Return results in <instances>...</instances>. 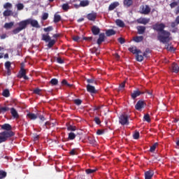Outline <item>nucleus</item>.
<instances>
[{
    "label": "nucleus",
    "instance_id": "nucleus-1",
    "mask_svg": "<svg viewBox=\"0 0 179 179\" xmlns=\"http://www.w3.org/2000/svg\"><path fill=\"white\" fill-rule=\"evenodd\" d=\"M152 27L155 31H157V40L159 41V43H162V44L170 43L171 34L170 31L164 30L166 29V24L157 22Z\"/></svg>",
    "mask_w": 179,
    "mask_h": 179
},
{
    "label": "nucleus",
    "instance_id": "nucleus-2",
    "mask_svg": "<svg viewBox=\"0 0 179 179\" xmlns=\"http://www.w3.org/2000/svg\"><path fill=\"white\" fill-rule=\"evenodd\" d=\"M3 131L0 133V143L6 142L9 138L15 136V132L12 131V126L8 123L0 125Z\"/></svg>",
    "mask_w": 179,
    "mask_h": 179
},
{
    "label": "nucleus",
    "instance_id": "nucleus-3",
    "mask_svg": "<svg viewBox=\"0 0 179 179\" xmlns=\"http://www.w3.org/2000/svg\"><path fill=\"white\" fill-rule=\"evenodd\" d=\"M29 23L27 20L20 21V22H18L19 27L13 30V34H17L18 33H20V31H22V30H24V29H26Z\"/></svg>",
    "mask_w": 179,
    "mask_h": 179
},
{
    "label": "nucleus",
    "instance_id": "nucleus-4",
    "mask_svg": "<svg viewBox=\"0 0 179 179\" xmlns=\"http://www.w3.org/2000/svg\"><path fill=\"white\" fill-rule=\"evenodd\" d=\"M150 10H152V8H150L149 5L143 4L139 8V13L141 15H149V13H150Z\"/></svg>",
    "mask_w": 179,
    "mask_h": 179
},
{
    "label": "nucleus",
    "instance_id": "nucleus-5",
    "mask_svg": "<svg viewBox=\"0 0 179 179\" xmlns=\"http://www.w3.org/2000/svg\"><path fill=\"white\" fill-rule=\"evenodd\" d=\"M119 122L121 125H129V120L127 115H121L119 117Z\"/></svg>",
    "mask_w": 179,
    "mask_h": 179
},
{
    "label": "nucleus",
    "instance_id": "nucleus-6",
    "mask_svg": "<svg viewBox=\"0 0 179 179\" xmlns=\"http://www.w3.org/2000/svg\"><path fill=\"white\" fill-rule=\"evenodd\" d=\"M144 107H146V103H145V101L142 100L138 101L135 105V108L137 111H141Z\"/></svg>",
    "mask_w": 179,
    "mask_h": 179
},
{
    "label": "nucleus",
    "instance_id": "nucleus-7",
    "mask_svg": "<svg viewBox=\"0 0 179 179\" xmlns=\"http://www.w3.org/2000/svg\"><path fill=\"white\" fill-rule=\"evenodd\" d=\"M28 24H31L32 27H36V29H40V24H38V21L36 20H33L31 18L27 19Z\"/></svg>",
    "mask_w": 179,
    "mask_h": 179
},
{
    "label": "nucleus",
    "instance_id": "nucleus-8",
    "mask_svg": "<svg viewBox=\"0 0 179 179\" xmlns=\"http://www.w3.org/2000/svg\"><path fill=\"white\" fill-rule=\"evenodd\" d=\"M137 23L138 24H144L146 25L149 22H150V18H145V17H140L136 20Z\"/></svg>",
    "mask_w": 179,
    "mask_h": 179
},
{
    "label": "nucleus",
    "instance_id": "nucleus-9",
    "mask_svg": "<svg viewBox=\"0 0 179 179\" xmlns=\"http://www.w3.org/2000/svg\"><path fill=\"white\" fill-rule=\"evenodd\" d=\"M89 1L88 0H83L80 1V4H74V8H85V6H89Z\"/></svg>",
    "mask_w": 179,
    "mask_h": 179
},
{
    "label": "nucleus",
    "instance_id": "nucleus-10",
    "mask_svg": "<svg viewBox=\"0 0 179 179\" xmlns=\"http://www.w3.org/2000/svg\"><path fill=\"white\" fill-rule=\"evenodd\" d=\"M141 94H145V92L144 91H139V90H134L133 92V93H131V98L135 100V99H136V97H139V96H141Z\"/></svg>",
    "mask_w": 179,
    "mask_h": 179
},
{
    "label": "nucleus",
    "instance_id": "nucleus-11",
    "mask_svg": "<svg viewBox=\"0 0 179 179\" xmlns=\"http://www.w3.org/2000/svg\"><path fill=\"white\" fill-rule=\"evenodd\" d=\"M87 92H88V93H91V94H96V93H97L94 86L90 85V84L87 85Z\"/></svg>",
    "mask_w": 179,
    "mask_h": 179
},
{
    "label": "nucleus",
    "instance_id": "nucleus-12",
    "mask_svg": "<svg viewBox=\"0 0 179 179\" xmlns=\"http://www.w3.org/2000/svg\"><path fill=\"white\" fill-rule=\"evenodd\" d=\"M87 18L91 22H94V20H96V19L97 18V13L94 12L89 13L87 15Z\"/></svg>",
    "mask_w": 179,
    "mask_h": 179
},
{
    "label": "nucleus",
    "instance_id": "nucleus-13",
    "mask_svg": "<svg viewBox=\"0 0 179 179\" xmlns=\"http://www.w3.org/2000/svg\"><path fill=\"white\" fill-rule=\"evenodd\" d=\"M129 51L131 52L132 54H142V51L141 50H138L136 48V46H131L129 48Z\"/></svg>",
    "mask_w": 179,
    "mask_h": 179
},
{
    "label": "nucleus",
    "instance_id": "nucleus-14",
    "mask_svg": "<svg viewBox=\"0 0 179 179\" xmlns=\"http://www.w3.org/2000/svg\"><path fill=\"white\" fill-rule=\"evenodd\" d=\"M105 38H106V34L104 33H101L96 41V43L98 44V45H101V43L104 42Z\"/></svg>",
    "mask_w": 179,
    "mask_h": 179
},
{
    "label": "nucleus",
    "instance_id": "nucleus-15",
    "mask_svg": "<svg viewBox=\"0 0 179 179\" xmlns=\"http://www.w3.org/2000/svg\"><path fill=\"white\" fill-rule=\"evenodd\" d=\"M155 175V172L152 170H149L145 172V179H152L153 176Z\"/></svg>",
    "mask_w": 179,
    "mask_h": 179
},
{
    "label": "nucleus",
    "instance_id": "nucleus-16",
    "mask_svg": "<svg viewBox=\"0 0 179 179\" xmlns=\"http://www.w3.org/2000/svg\"><path fill=\"white\" fill-rule=\"evenodd\" d=\"M91 31L94 36H98V34H100V28L94 25L92 27Z\"/></svg>",
    "mask_w": 179,
    "mask_h": 179
},
{
    "label": "nucleus",
    "instance_id": "nucleus-17",
    "mask_svg": "<svg viewBox=\"0 0 179 179\" xmlns=\"http://www.w3.org/2000/svg\"><path fill=\"white\" fill-rule=\"evenodd\" d=\"M123 5L124 8H130L134 5V0H124Z\"/></svg>",
    "mask_w": 179,
    "mask_h": 179
},
{
    "label": "nucleus",
    "instance_id": "nucleus-18",
    "mask_svg": "<svg viewBox=\"0 0 179 179\" xmlns=\"http://www.w3.org/2000/svg\"><path fill=\"white\" fill-rule=\"evenodd\" d=\"M136 29L138 34H144L145 31H146V27L145 26H138Z\"/></svg>",
    "mask_w": 179,
    "mask_h": 179
},
{
    "label": "nucleus",
    "instance_id": "nucleus-19",
    "mask_svg": "<svg viewBox=\"0 0 179 179\" xmlns=\"http://www.w3.org/2000/svg\"><path fill=\"white\" fill-rule=\"evenodd\" d=\"M117 6H120V3L118 1H115L109 5L108 10H114Z\"/></svg>",
    "mask_w": 179,
    "mask_h": 179
},
{
    "label": "nucleus",
    "instance_id": "nucleus-20",
    "mask_svg": "<svg viewBox=\"0 0 179 179\" xmlns=\"http://www.w3.org/2000/svg\"><path fill=\"white\" fill-rule=\"evenodd\" d=\"M10 113L13 118H19V113H17V110L15 108H10Z\"/></svg>",
    "mask_w": 179,
    "mask_h": 179
},
{
    "label": "nucleus",
    "instance_id": "nucleus-21",
    "mask_svg": "<svg viewBox=\"0 0 179 179\" xmlns=\"http://www.w3.org/2000/svg\"><path fill=\"white\" fill-rule=\"evenodd\" d=\"M171 68H172L173 72H174L175 73H178V71H179L178 64H177L176 63H173L171 65Z\"/></svg>",
    "mask_w": 179,
    "mask_h": 179
},
{
    "label": "nucleus",
    "instance_id": "nucleus-22",
    "mask_svg": "<svg viewBox=\"0 0 179 179\" xmlns=\"http://www.w3.org/2000/svg\"><path fill=\"white\" fill-rule=\"evenodd\" d=\"M6 69L7 70V73L8 75H10V66H11V63L10 62H6L4 64Z\"/></svg>",
    "mask_w": 179,
    "mask_h": 179
},
{
    "label": "nucleus",
    "instance_id": "nucleus-23",
    "mask_svg": "<svg viewBox=\"0 0 179 179\" xmlns=\"http://www.w3.org/2000/svg\"><path fill=\"white\" fill-rule=\"evenodd\" d=\"M42 40L43 41H45V43H48L51 40V36H50L49 34H42Z\"/></svg>",
    "mask_w": 179,
    "mask_h": 179
},
{
    "label": "nucleus",
    "instance_id": "nucleus-24",
    "mask_svg": "<svg viewBox=\"0 0 179 179\" xmlns=\"http://www.w3.org/2000/svg\"><path fill=\"white\" fill-rule=\"evenodd\" d=\"M27 118H29V120H37L38 116L34 113H29L27 115Z\"/></svg>",
    "mask_w": 179,
    "mask_h": 179
},
{
    "label": "nucleus",
    "instance_id": "nucleus-25",
    "mask_svg": "<svg viewBox=\"0 0 179 179\" xmlns=\"http://www.w3.org/2000/svg\"><path fill=\"white\" fill-rule=\"evenodd\" d=\"M133 41H135V43H142L143 41V36H134L133 38Z\"/></svg>",
    "mask_w": 179,
    "mask_h": 179
},
{
    "label": "nucleus",
    "instance_id": "nucleus-26",
    "mask_svg": "<svg viewBox=\"0 0 179 179\" xmlns=\"http://www.w3.org/2000/svg\"><path fill=\"white\" fill-rule=\"evenodd\" d=\"M107 37H111V36H114L116 34V32L114 29H108L106 32Z\"/></svg>",
    "mask_w": 179,
    "mask_h": 179
},
{
    "label": "nucleus",
    "instance_id": "nucleus-27",
    "mask_svg": "<svg viewBox=\"0 0 179 179\" xmlns=\"http://www.w3.org/2000/svg\"><path fill=\"white\" fill-rule=\"evenodd\" d=\"M88 143H90V145H92V146H96V140L94 139V137L89 136Z\"/></svg>",
    "mask_w": 179,
    "mask_h": 179
},
{
    "label": "nucleus",
    "instance_id": "nucleus-28",
    "mask_svg": "<svg viewBox=\"0 0 179 179\" xmlns=\"http://www.w3.org/2000/svg\"><path fill=\"white\" fill-rule=\"evenodd\" d=\"M115 23L119 27H125V23L121 20H117Z\"/></svg>",
    "mask_w": 179,
    "mask_h": 179
},
{
    "label": "nucleus",
    "instance_id": "nucleus-29",
    "mask_svg": "<svg viewBox=\"0 0 179 179\" xmlns=\"http://www.w3.org/2000/svg\"><path fill=\"white\" fill-rule=\"evenodd\" d=\"M15 24V22H6L5 24H4V28L5 29H10L11 27H13V25Z\"/></svg>",
    "mask_w": 179,
    "mask_h": 179
},
{
    "label": "nucleus",
    "instance_id": "nucleus-30",
    "mask_svg": "<svg viewBox=\"0 0 179 179\" xmlns=\"http://www.w3.org/2000/svg\"><path fill=\"white\" fill-rule=\"evenodd\" d=\"M55 43H56L55 40L50 39L48 43V48H52V47H54V45H55Z\"/></svg>",
    "mask_w": 179,
    "mask_h": 179
},
{
    "label": "nucleus",
    "instance_id": "nucleus-31",
    "mask_svg": "<svg viewBox=\"0 0 179 179\" xmlns=\"http://www.w3.org/2000/svg\"><path fill=\"white\" fill-rule=\"evenodd\" d=\"M141 53H138L136 55V59L138 62H142L143 61V55H139Z\"/></svg>",
    "mask_w": 179,
    "mask_h": 179
},
{
    "label": "nucleus",
    "instance_id": "nucleus-32",
    "mask_svg": "<svg viewBox=\"0 0 179 179\" xmlns=\"http://www.w3.org/2000/svg\"><path fill=\"white\" fill-rule=\"evenodd\" d=\"M159 146V143H155L150 148V152L151 153H153L156 150V148Z\"/></svg>",
    "mask_w": 179,
    "mask_h": 179
},
{
    "label": "nucleus",
    "instance_id": "nucleus-33",
    "mask_svg": "<svg viewBox=\"0 0 179 179\" xmlns=\"http://www.w3.org/2000/svg\"><path fill=\"white\" fill-rule=\"evenodd\" d=\"M19 74H20V78H22V76H24L26 75V69L23 68V66H21Z\"/></svg>",
    "mask_w": 179,
    "mask_h": 179
},
{
    "label": "nucleus",
    "instance_id": "nucleus-34",
    "mask_svg": "<svg viewBox=\"0 0 179 179\" xmlns=\"http://www.w3.org/2000/svg\"><path fill=\"white\" fill-rule=\"evenodd\" d=\"M6 111H9V107H7V106L0 107V114H5Z\"/></svg>",
    "mask_w": 179,
    "mask_h": 179
},
{
    "label": "nucleus",
    "instance_id": "nucleus-35",
    "mask_svg": "<svg viewBox=\"0 0 179 179\" xmlns=\"http://www.w3.org/2000/svg\"><path fill=\"white\" fill-rule=\"evenodd\" d=\"M61 15L55 14L54 16V23H59L61 22Z\"/></svg>",
    "mask_w": 179,
    "mask_h": 179
},
{
    "label": "nucleus",
    "instance_id": "nucleus-36",
    "mask_svg": "<svg viewBox=\"0 0 179 179\" xmlns=\"http://www.w3.org/2000/svg\"><path fill=\"white\" fill-rule=\"evenodd\" d=\"M2 96H3V97H9V96H10V92H9V90H4L3 91Z\"/></svg>",
    "mask_w": 179,
    "mask_h": 179
},
{
    "label": "nucleus",
    "instance_id": "nucleus-37",
    "mask_svg": "<svg viewBox=\"0 0 179 179\" xmlns=\"http://www.w3.org/2000/svg\"><path fill=\"white\" fill-rule=\"evenodd\" d=\"M96 171H97V169H87L85 170L86 174H93V173H96Z\"/></svg>",
    "mask_w": 179,
    "mask_h": 179
},
{
    "label": "nucleus",
    "instance_id": "nucleus-38",
    "mask_svg": "<svg viewBox=\"0 0 179 179\" xmlns=\"http://www.w3.org/2000/svg\"><path fill=\"white\" fill-rule=\"evenodd\" d=\"M76 138V134H75V133L71 132L69 134V139L70 141H73V139H75Z\"/></svg>",
    "mask_w": 179,
    "mask_h": 179
},
{
    "label": "nucleus",
    "instance_id": "nucleus-39",
    "mask_svg": "<svg viewBox=\"0 0 179 179\" xmlns=\"http://www.w3.org/2000/svg\"><path fill=\"white\" fill-rule=\"evenodd\" d=\"M164 44H165V48L168 51H173V50L174 49V48H173V46H170V44H169V42L164 43Z\"/></svg>",
    "mask_w": 179,
    "mask_h": 179
},
{
    "label": "nucleus",
    "instance_id": "nucleus-40",
    "mask_svg": "<svg viewBox=\"0 0 179 179\" xmlns=\"http://www.w3.org/2000/svg\"><path fill=\"white\" fill-rule=\"evenodd\" d=\"M169 6L171 9H174L176 6H178V1H173L169 4Z\"/></svg>",
    "mask_w": 179,
    "mask_h": 179
},
{
    "label": "nucleus",
    "instance_id": "nucleus-41",
    "mask_svg": "<svg viewBox=\"0 0 179 179\" xmlns=\"http://www.w3.org/2000/svg\"><path fill=\"white\" fill-rule=\"evenodd\" d=\"M52 86H57L58 85V79L57 78H52L50 82Z\"/></svg>",
    "mask_w": 179,
    "mask_h": 179
},
{
    "label": "nucleus",
    "instance_id": "nucleus-42",
    "mask_svg": "<svg viewBox=\"0 0 179 179\" xmlns=\"http://www.w3.org/2000/svg\"><path fill=\"white\" fill-rule=\"evenodd\" d=\"M53 30L54 28L52 27V26H49L43 29V31H45V33H50V31H52Z\"/></svg>",
    "mask_w": 179,
    "mask_h": 179
},
{
    "label": "nucleus",
    "instance_id": "nucleus-43",
    "mask_svg": "<svg viewBox=\"0 0 179 179\" xmlns=\"http://www.w3.org/2000/svg\"><path fill=\"white\" fill-rule=\"evenodd\" d=\"M63 10H64V12H68V10L69 9V4L68 3H64L62 6Z\"/></svg>",
    "mask_w": 179,
    "mask_h": 179
},
{
    "label": "nucleus",
    "instance_id": "nucleus-44",
    "mask_svg": "<svg viewBox=\"0 0 179 179\" xmlns=\"http://www.w3.org/2000/svg\"><path fill=\"white\" fill-rule=\"evenodd\" d=\"M33 93L34 94H38V96L41 95V90H40V88H36L35 90H34Z\"/></svg>",
    "mask_w": 179,
    "mask_h": 179
},
{
    "label": "nucleus",
    "instance_id": "nucleus-45",
    "mask_svg": "<svg viewBox=\"0 0 179 179\" xmlns=\"http://www.w3.org/2000/svg\"><path fill=\"white\" fill-rule=\"evenodd\" d=\"M24 8V6L22 3H19L17 4V10H22Z\"/></svg>",
    "mask_w": 179,
    "mask_h": 179
},
{
    "label": "nucleus",
    "instance_id": "nucleus-46",
    "mask_svg": "<svg viewBox=\"0 0 179 179\" xmlns=\"http://www.w3.org/2000/svg\"><path fill=\"white\" fill-rule=\"evenodd\" d=\"M3 16H10L12 15V10H6L3 13Z\"/></svg>",
    "mask_w": 179,
    "mask_h": 179
},
{
    "label": "nucleus",
    "instance_id": "nucleus-47",
    "mask_svg": "<svg viewBox=\"0 0 179 179\" xmlns=\"http://www.w3.org/2000/svg\"><path fill=\"white\" fill-rule=\"evenodd\" d=\"M6 177V172L4 171H0V179L5 178Z\"/></svg>",
    "mask_w": 179,
    "mask_h": 179
},
{
    "label": "nucleus",
    "instance_id": "nucleus-48",
    "mask_svg": "<svg viewBox=\"0 0 179 179\" xmlns=\"http://www.w3.org/2000/svg\"><path fill=\"white\" fill-rule=\"evenodd\" d=\"M86 81L88 83V85L96 83V80H94V78H87Z\"/></svg>",
    "mask_w": 179,
    "mask_h": 179
},
{
    "label": "nucleus",
    "instance_id": "nucleus-49",
    "mask_svg": "<svg viewBox=\"0 0 179 179\" xmlns=\"http://www.w3.org/2000/svg\"><path fill=\"white\" fill-rule=\"evenodd\" d=\"M143 118L147 122H150V115H149V114L145 115Z\"/></svg>",
    "mask_w": 179,
    "mask_h": 179
},
{
    "label": "nucleus",
    "instance_id": "nucleus-50",
    "mask_svg": "<svg viewBox=\"0 0 179 179\" xmlns=\"http://www.w3.org/2000/svg\"><path fill=\"white\" fill-rule=\"evenodd\" d=\"M94 121L97 124V125H100V124H101V121L99 117H94Z\"/></svg>",
    "mask_w": 179,
    "mask_h": 179
},
{
    "label": "nucleus",
    "instance_id": "nucleus-51",
    "mask_svg": "<svg viewBox=\"0 0 179 179\" xmlns=\"http://www.w3.org/2000/svg\"><path fill=\"white\" fill-rule=\"evenodd\" d=\"M48 19V13H44L42 15V20H47Z\"/></svg>",
    "mask_w": 179,
    "mask_h": 179
},
{
    "label": "nucleus",
    "instance_id": "nucleus-52",
    "mask_svg": "<svg viewBox=\"0 0 179 179\" xmlns=\"http://www.w3.org/2000/svg\"><path fill=\"white\" fill-rule=\"evenodd\" d=\"M69 155H71V156H75V155H77L76 149L73 148V149L71 150L69 152Z\"/></svg>",
    "mask_w": 179,
    "mask_h": 179
},
{
    "label": "nucleus",
    "instance_id": "nucleus-53",
    "mask_svg": "<svg viewBox=\"0 0 179 179\" xmlns=\"http://www.w3.org/2000/svg\"><path fill=\"white\" fill-rule=\"evenodd\" d=\"M68 131H76V127L70 125L67 127Z\"/></svg>",
    "mask_w": 179,
    "mask_h": 179
},
{
    "label": "nucleus",
    "instance_id": "nucleus-54",
    "mask_svg": "<svg viewBox=\"0 0 179 179\" xmlns=\"http://www.w3.org/2000/svg\"><path fill=\"white\" fill-rule=\"evenodd\" d=\"M133 138L134 139H139V131H135Z\"/></svg>",
    "mask_w": 179,
    "mask_h": 179
},
{
    "label": "nucleus",
    "instance_id": "nucleus-55",
    "mask_svg": "<svg viewBox=\"0 0 179 179\" xmlns=\"http://www.w3.org/2000/svg\"><path fill=\"white\" fill-rule=\"evenodd\" d=\"M74 103H76V106H80V104H82V100L75 99Z\"/></svg>",
    "mask_w": 179,
    "mask_h": 179
},
{
    "label": "nucleus",
    "instance_id": "nucleus-56",
    "mask_svg": "<svg viewBox=\"0 0 179 179\" xmlns=\"http://www.w3.org/2000/svg\"><path fill=\"white\" fill-rule=\"evenodd\" d=\"M50 125H51V123L50 122H46L43 124V128H45V129H48V127H50Z\"/></svg>",
    "mask_w": 179,
    "mask_h": 179
},
{
    "label": "nucleus",
    "instance_id": "nucleus-57",
    "mask_svg": "<svg viewBox=\"0 0 179 179\" xmlns=\"http://www.w3.org/2000/svg\"><path fill=\"white\" fill-rule=\"evenodd\" d=\"M5 9H8V8H12V4L10 3H6L4 5Z\"/></svg>",
    "mask_w": 179,
    "mask_h": 179
},
{
    "label": "nucleus",
    "instance_id": "nucleus-58",
    "mask_svg": "<svg viewBox=\"0 0 179 179\" xmlns=\"http://www.w3.org/2000/svg\"><path fill=\"white\" fill-rule=\"evenodd\" d=\"M73 41H76L77 43H78V41L80 40V37L78 36H73Z\"/></svg>",
    "mask_w": 179,
    "mask_h": 179
},
{
    "label": "nucleus",
    "instance_id": "nucleus-59",
    "mask_svg": "<svg viewBox=\"0 0 179 179\" xmlns=\"http://www.w3.org/2000/svg\"><path fill=\"white\" fill-rule=\"evenodd\" d=\"M83 40H85V41H92V40H93V37H92V36L84 37Z\"/></svg>",
    "mask_w": 179,
    "mask_h": 179
},
{
    "label": "nucleus",
    "instance_id": "nucleus-60",
    "mask_svg": "<svg viewBox=\"0 0 179 179\" xmlns=\"http://www.w3.org/2000/svg\"><path fill=\"white\" fill-rule=\"evenodd\" d=\"M117 41L121 43V44H124L125 43V39L124 38H119L117 39Z\"/></svg>",
    "mask_w": 179,
    "mask_h": 179
},
{
    "label": "nucleus",
    "instance_id": "nucleus-61",
    "mask_svg": "<svg viewBox=\"0 0 179 179\" xmlns=\"http://www.w3.org/2000/svg\"><path fill=\"white\" fill-rule=\"evenodd\" d=\"M57 62L58 64H64V60L61 57H57Z\"/></svg>",
    "mask_w": 179,
    "mask_h": 179
},
{
    "label": "nucleus",
    "instance_id": "nucleus-62",
    "mask_svg": "<svg viewBox=\"0 0 179 179\" xmlns=\"http://www.w3.org/2000/svg\"><path fill=\"white\" fill-rule=\"evenodd\" d=\"M96 134L98 135H103V134H104V130L98 129L97 131H96Z\"/></svg>",
    "mask_w": 179,
    "mask_h": 179
},
{
    "label": "nucleus",
    "instance_id": "nucleus-63",
    "mask_svg": "<svg viewBox=\"0 0 179 179\" xmlns=\"http://www.w3.org/2000/svg\"><path fill=\"white\" fill-rule=\"evenodd\" d=\"M124 87H125V81L122 83L120 85V90H121L122 89H124Z\"/></svg>",
    "mask_w": 179,
    "mask_h": 179
},
{
    "label": "nucleus",
    "instance_id": "nucleus-64",
    "mask_svg": "<svg viewBox=\"0 0 179 179\" xmlns=\"http://www.w3.org/2000/svg\"><path fill=\"white\" fill-rule=\"evenodd\" d=\"M174 13H175V15H178V13H179V5L175 9Z\"/></svg>",
    "mask_w": 179,
    "mask_h": 179
}]
</instances>
